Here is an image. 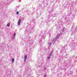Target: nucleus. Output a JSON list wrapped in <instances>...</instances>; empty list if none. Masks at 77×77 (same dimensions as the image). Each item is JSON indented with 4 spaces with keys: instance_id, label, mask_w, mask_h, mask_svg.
Segmentation results:
<instances>
[{
    "instance_id": "obj_1",
    "label": "nucleus",
    "mask_w": 77,
    "mask_h": 77,
    "mask_svg": "<svg viewBox=\"0 0 77 77\" xmlns=\"http://www.w3.org/2000/svg\"><path fill=\"white\" fill-rule=\"evenodd\" d=\"M20 24H21V19H19L18 22L17 24L18 26H20Z\"/></svg>"
},
{
    "instance_id": "obj_2",
    "label": "nucleus",
    "mask_w": 77,
    "mask_h": 77,
    "mask_svg": "<svg viewBox=\"0 0 77 77\" xmlns=\"http://www.w3.org/2000/svg\"><path fill=\"white\" fill-rule=\"evenodd\" d=\"M7 26L8 27H9V26H10V23H9L8 24H7Z\"/></svg>"
},
{
    "instance_id": "obj_3",
    "label": "nucleus",
    "mask_w": 77,
    "mask_h": 77,
    "mask_svg": "<svg viewBox=\"0 0 77 77\" xmlns=\"http://www.w3.org/2000/svg\"><path fill=\"white\" fill-rule=\"evenodd\" d=\"M27 59V55H25L24 57V59L26 60Z\"/></svg>"
},
{
    "instance_id": "obj_4",
    "label": "nucleus",
    "mask_w": 77,
    "mask_h": 77,
    "mask_svg": "<svg viewBox=\"0 0 77 77\" xmlns=\"http://www.w3.org/2000/svg\"><path fill=\"white\" fill-rule=\"evenodd\" d=\"M12 62H14V58L12 59Z\"/></svg>"
},
{
    "instance_id": "obj_5",
    "label": "nucleus",
    "mask_w": 77,
    "mask_h": 77,
    "mask_svg": "<svg viewBox=\"0 0 77 77\" xmlns=\"http://www.w3.org/2000/svg\"><path fill=\"white\" fill-rule=\"evenodd\" d=\"M16 14L17 15V14H19V12L18 11H17L16 12Z\"/></svg>"
},
{
    "instance_id": "obj_6",
    "label": "nucleus",
    "mask_w": 77,
    "mask_h": 77,
    "mask_svg": "<svg viewBox=\"0 0 77 77\" xmlns=\"http://www.w3.org/2000/svg\"><path fill=\"white\" fill-rule=\"evenodd\" d=\"M48 59H50V56H49L48 57Z\"/></svg>"
},
{
    "instance_id": "obj_7",
    "label": "nucleus",
    "mask_w": 77,
    "mask_h": 77,
    "mask_svg": "<svg viewBox=\"0 0 77 77\" xmlns=\"http://www.w3.org/2000/svg\"><path fill=\"white\" fill-rule=\"evenodd\" d=\"M15 35H16V34H15V33H14V37H15Z\"/></svg>"
},
{
    "instance_id": "obj_8",
    "label": "nucleus",
    "mask_w": 77,
    "mask_h": 77,
    "mask_svg": "<svg viewBox=\"0 0 77 77\" xmlns=\"http://www.w3.org/2000/svg\"><path fill=\"white\" fill-rule=\"evenodd\" d=\"M50 56H51V53H50V54H49Z\"/></svg>"
},
{
    "instance_id": "obj_9",
    "label": "nucleus",
    "mask_w": 77,
    "mask_h": 77,
    "mask_svg": "<svg viewBox=\"0 0 77 77\" xmlns=\"http://www.w3.org/2000/svg\"><path fill=\"white\" fill-rule=\"evenodd\" d=\"M26 60H25V59L24 61V62H26Z\"/></svg>"
}]
</instances>
